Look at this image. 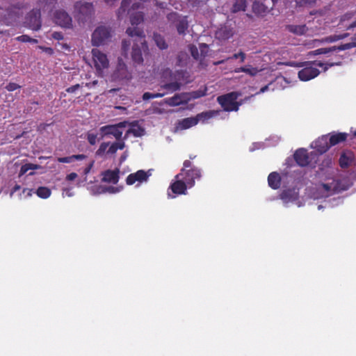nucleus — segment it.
I'll use <instances>...</instances> for the list:
<instances>
[{
    "label": "nucleus",
    "instance_id": "obj_1",
    "mask_svg": "<svg viewBox=\"0 0 356 356\" xmlns=\"http://www.w3.org/2000/svg\"><path fill=\"white\" fill-rule=\"evenodd\" d=\"M126 33L131 38L136 37L131 55L133 62L136 64H142L143 63V54H146L149 51L143 30L137 26L129 27Z\"/></svg>",
    "mask_w": 356,
    "mask_h": 356
},
{
    "label": "nucleus",
    "instance_id": "obj_2",
    "mask_svg": "<svg viewBox=\"0 0 356 356\" xmlns=\"http://www.w3.org/2000/svg\"><path fill=\"white\" fill-rule=\"evenodd\" d=\"M341 64V60L327 63L318 60L307 62L304 65L305 67L298 72V78L302 81H307L316 78L320 74L317 67H323V71L326 72L330 67L340 66Z\"/></svg>",
    "mask_w": 356,
    "mask_h": 356
},
{
    "label": "nucleus",
    "instance_id": "obj_3",
    "mask_svg": "<svg viewBox=\"0 0 356 356\" xmlns=\"http://www.w3.org/2000/svg\"><path fill=\"white\" fill-rule=\"evenodd\" d=\"M201 177V170L193 166L190 160H186L184 161L180 172L175 176V178L182 179L188 186V188H191L195 186V180L200 179Z\"/></svg>",
    "mask_w": 356,
    "mask_h": 356
},
{
    "label": "nucleus",
    "instance_id": "obj_4",
    "mask_svg": "<svg viewBox=\"0 0 356 356\" xmlns=\"http://www.w3.org/2000/svg\"><path fill=\"white\" fill-rule=\"evenodd\" d=\"M238 95V92H232L218 97L217 102L225 111H237L241 105V104L237 102Z\"/></svg>",
    "mask_w": 356,
    "mask_h": 356
},
{
    "label": "nucleus",
    "instance_id": "obj_5",
    "mask_svg": "<svg viewBox=\"0 0 356 356\" xmlns=\"http://www.w3.org/2000/svg\"><path fill=\"white\" fill-rule=\"evenodd\" d=\"M168 22L176 27L179 35H184L188 29L187 16H182L177 12H171L166 16Z\"/></svg>",
    "mask_w": 356,
    "mask_h": 356
},
{
    "label": "nucleus",
    "instance_id": "obj_6",
    "mask_svg": "<svg viewBox=\"0 0 356 356\" xmlns=\"http://www.w3.org/2000/svg\"><path fill=\"white\" fill-rule=\"evenodd\" d=\"M125 147L124 140H117L113 143L103 142L95 152L97 156L104 157L106 155H114L118 149H123Z\"/></svg>",
    "mask_w": 356,
    "mask_h": 356
},
{
    "label": "nucleus",
    "instance_id": "obj_7",
    "mask_svg": "<svg viewBox=\"0 0 356 356\" xmlns=\"http://www.w3.org/2000/svg\"><path fill=\"white\" fill-rule=\"evenodd\" d=\"M24 26L33 31H38L41 29L42 19L40 8H33L26 14Z\"/></svg>",
    "mask_w": 356,
    "mask_h": 356
},
{
    "label": "nucleus",
    "instance_id": "obj_8",
    "mask_svg": "<svg viewBox=\"0 0 356 356\" xmlns=\"http://www.w3.org/2000/svg\"><path fill=\"white\" fill-rule=\"evenodd\" d=\"M74 10L76 13V17L79 21H86L92 14L94 9L92 3L85 1H77L74 4Z\"/></svg>",
    "mask_w": 356,
    "mask_h": 356
},
{
    "label": "nucleus",
    "instance_id": "obj_9",
    "mask_svg": "<svg viewBox=\"0 0 356 356\" xmlns=\"http://www.w3.org/2000/svg\"><path fill=\"white\" fill-rule=\"evenodd\" d=\"M125 125L126 122H122L116 124L105 125L100 127L99 131L102 134V138L112 135L117 140H121L122 131L120 128L124 127Z\"/></svg>",
    "mask_w": 356,
    "mask_h": 356
},
{
    "label": "nucleus",
    "instance_id": "obj_10",
    "mask_svg": "<svg viewBox=\"0 0 356 356\" xmlns=\"http://www.w3.org/2000/svg\"><path fill=\"white\" fill-rule=\"evenodd\" d=\"M111 38V31L105 26H99L92 35V42L95 46L104 44Z\"/></svg>",
    "mask_w": 356,
    "mask_h": 356
},
{
    "label": "nucleus",
    "instance_id": "obj_11",
    "mask_svg": "<svg viewBox=\"0 0 356 356\" xmlns=\"http://www.w3.org/2000/svg\"><path fill=\"white\" fill-rule=\"evenodd\" d=\"M92 54L95 67L97 72L100 74L102 72L103 70L108 67L109 61L106 55L99 49H93Z\"/></svg>",
    "mask_w": 356,
    "mask_h": 356
},
{
    "label": "nucleus",
    "instance_id": "obj_12",
    "mask_svg": "<svg viewBox=\"0 0 356 356\" xmlns=\"http://www.w3.org/2000/svg\"><path fill=\"white\" fill-rule=\"evenodd\" d=\"M23 15L22 7L18 6H12L6 10V14L3 17V22L10 26L16 22Z\"/></svg>",
    "mask_w": 356,
    "mask_h": 356
},
{
    "label": "nucleus",
    "instance_id": "obj_13",
    "mask_svg": "<svg viewBox=\"0 0 356 356\" xmlns=\"http://www.w3.org/2000/svg\"><path fill=\"white\" fill-rule=\"evenodd\" d=\"M191 99L189 92H181L175 94L174 96L164 99L165 104L170 106H177L181 104H186Z\"/></svg>",
    "mask_w": 356,
    "mask_h": 356
},
{
    "label": "nucleus",
    "instance_id": "obj_14",
    "mask_svg": "<svg viewBox=\"0 0 356 356\" xmlns=\"http://www.w3.org/2000/svg\"><path fill=\"white\" fill-rule=\"evenodd\" d=\"M112 79L114 81H122L129 79L127 67L122 58H119L118 60V65L112 74Z\"/></svg>",
    "mask_w": 356,
    "mask_h": 356
},
{
    "label": "nucleus",
    "instance_id": "obj_15",
    "mask_svg": "<svg viewBox=\"0 0 356 356\" xmlns=\"http://www.w3.org/2000/svg\"><path fill=\"white\" fill-rule=\"evenodd\" d=\"M54 22L61 27L70 28L72 25V17L63 10H56L54 15Z\"/></svg>",
    "mask_w": 356,
    "mask_h": 356
},
{
    "label": "nucleus",
    "instance_id": "obj_16",
    "mask_svg": "<svg viewBox=\"0 0 356 356\" xmlns=\"http://www.w3.org/2000/svg\"><path fill=\"white\" fill-rule=\"evenodd\" d=\"M151 175L149 171H145L143 170H139L134 173L129 174L126 179V184L127 185H133L136 181L143 183L147 181L148 178Z\"/></svg>",
    "mask_w": 356,
    "mask_h": 356
},
{
    "label": "nucleus",
    "instance_id": "obj_17",
    "mask_svg": "<svg viewBox=\"0 0 356 356\" xmlns=\"http://www.w3.org/2000/svg\"><path fill=\"white\" fill-rule=\"evenodd\" d=\"M293 158L296 163L300 167H306L310 163L308 152L304 148L298 149L293 154Z\"/></svg>",
    "mask_w": 356,
    "mask_h": 356
},
{
    "label": "nucleus",
    "instance_id": "obj_18",
    "mask_svg": "<svg viewBox=\"0 0 356 356\" xmlns=\"http://www.w3.org/2000/svg\"><path fill=\"white\" fill-rule=\"evenodd\" d=\"M170 188L176 195H186L188 186L182 179L175 177V181L170 184Z\"/></svg>",
    "mask_w": 356,
    "mask_h": 356
},
{
    "label": "nucleus",
    "instance_id": "obj_19",
    "mask_svg": "<svg viewBox=\"0 0 356 356\" xmlns=\"http://www.w3.org/2000/svg\"><path fill=\"white\" fill-rule=\"evenodd\" d=\"M120 170L115 168V170H106L102 172V181L116 184L120 179Z\"/></svg>",
    "mask_w": 356,
    "mask_h": 356
},
{
    "label": "nucleus",
    "instance_id": "obj_20",
    "mask_svg": "<svg viewBox=\"0 0 356 356\" xmlns=\"http://www.w3.org/2000/svg\"><path fill=\"white\" fill-rule=\"evenodd\" d=\"M273 9V6L268 7L259 1H254L252 6V12L258 17L266 16Z\"/></svg>",
    "mask_w": 356,
    "mask_h": 356
},
{
    "label": "nucleus",
    "instance_id": "obj_21",
    "mask_svg": "<svg viewBox=\"0 0 356 356\" xmlns=\"http://www.w3.org/2000/svg\"><path fill=\"white\" fill-rule=\"evenodd\" d=\"M234 34L232 27L227 25L221 26L216 31V38L220 40H227L231 38Z\"/></svg>",
    "mask_w": 356,
    "mask_h": 356
},
{
    "label": "nucleus",
    "instance_id": "obj_22",
    "mask_svg": "<svg viewBox=\"0 0 356 356\" xmlns=\"http://www.w3.org/2000/svg\"><path fill=\"white\" fill-rule=\"evenodd\" d=\"M314 147L321 154L326 152L331 147L329 143L328 136L324 135L315 141Z\"/></svg>",
    "mask_w": 356,
    "mask_h": 356
},
{
    "label": "nucleus",
    "instance_id": "obj_23",
    "mask_svg": "<svg viewBox=\"0 0 356 356\" xmlns=\"http://www.w3.org/2000/svg\"><path fill=\"white\" fill-rule=\"evenodd\" d=\"M354 156L351 152H343L339 160L340 167L341 168H348L351 165Z\"/></svg>",
    "mask_w": 356,
    "mask_h": 356
},
{
    "label": "nucleus",
    "instance_id": "obj_24",
    "mask_svg": "<svg viewBox=\"0 0 356 356\" xmlns=\"http://www.w3.org/2000/svg\"><path fill=\"white\" fill-rule=\"evenodd\" d=\"M346 133H333L330 135L329 143L330 147L334 146L340 143L344 142L347 139Z\"/></svg>",
    "mask_w": 356,
    "mask_h": 356
},
{
    "label": "nucleus",
    "instance_id": "obj_25",
    "mask_svg": "<svg viewBox=\"0 0 356 356\" xmlns=\"http://www.w3.org/2000/svg\"><path fill=\"white\" fill-rule=\"evenodd\" d=\"M268 182L270 188L273 189H277L281 185V177L277 172H271L268 177Z\"/></svg>",
    "mask_w": 356,
    "mask_h": 356
},
{
    "label": "nucleus",
    "instance_id": "obj_26",
    "mask_svg": "<svg viewBox=\"0 0 356 356\" xmlns=\"http://www.w3.org/2000/svg\"><path fill=\"white\" fill-rule=\"evenodd\" d=\"M145 134V129L140 126L133 124L132 127L129 129L124 134L123 139L126 140L130 134L134 135L135 137H140Z\"/></svg>",
    "mask_w": 356,
    "mask_h": 356
},
{
    "label": "nucleus",
    "instance_id": "obj_27",
    "mask_svg": "<svg viewBox=\"0 0 356 356\" xmlns=\"http://www.w3.org/2000/svg\"><path fill=\"white\" fill-rule=\"evenodd\" d=\"M197 124L195 117L186 118L179 120L177 123V127L181 129H187Z\"/></svg>",
    "mask_w": 356,
    "mask_h": 356
},
{
    "label": "nucleus",
    "instance_id": "obj_28",
    "mask_svg": "<svg viewBox=\"0 0 356 356\" xmlns=\"http://www.w3.org/2000/svg\"><path fill=\"white\" fill-rule=\"evenodd\" d=\"M218 114V112L216 111H207L204 112H202L200 113H198L195 116V118L197 120V123L202 122L205 123L211 118H213L215 115Z\"/></svg>",
    "mask_w": 356,
    "mask_h": 356
},
{
    "label": "nucleus",
    "instance_id": "obj_29",
    "mask_svg": "<svg viewBox=\"0 0 356 356\" xmlns=\"http://www.w3.org/2000/svg\"><path fill=\"white\" fill-rule=\"evenodd\" d=\"M234 72L235 73L245 72L251 76H254L259 72V70L257 67H254L252 65H245L236 68Z\"/></svg>",
    "mask_w": 356,
    "mask_h": 356
},
{
    "label": "nucleus",
    "instance_id": "obj_30",
    "mask_svg": "<svg viewBox=\"0 0 356 356\" xmlns=\"http://www.w3.org/2000/svg\"><path fill=\"white\" fill-rule=\"evenodd\" d=\"M286 29L294 34L296 35H303L306 33L307 29L305 24L302 25H294L290 24L286 26Z\"/></svg>",
    "mask_w": 356,
    "mask_h": 356
},
{
    "label": "nucleus",
    "instance_id": "obj_31",
    "mask_svg": "<svg viewBox=\"0 0 356 356\" xmlns=\"http://www.w3.org/2000/svg\"><path fill=\"white\" fill-rule=\"evenodd\" d=\"M131 0H122L121 2V6L118 11V18L122 17L124 15L131 13Z\"/></svg>",
    "mask_w": 356,
    "mask_h": 356
},
{
    "label": "nucleus",
    "instance_id": "obj_32",
    "mask_svg": "<svg viewBox=\"0 0 356 356\" xmlns=\"http://www.w3.org/2000/svg\"><path fill=\"white\" fill-rule=\"evenodd\" d=\"M247 7L246 0H234V3L231 9L232 13H236L240 11H245Z\"/></svg>",
    "mask_w": 356,
    "mask_h": 356
},
{
    "label": "nucleus",
    "instance_id": "obj_33",
    "mask_svg": "<svg viewBox=\"0 0 356 356\" xmlns=\"http://www.w3.org/2000/svg\"><path fill=\"white\" fill-rule=\"evenodd\" d=\"M181 84L179 82H171L168 83H165L161 86V89H165L167 90V92H173L177 90H179L181 88Z\"/></svg>",
    "mask_w": 356,
    "mask_h": 356
},
{
    "label": "nucleus",
    "instance_id": "obj_34",
    "mask_svg": "<svg viewBox=\"0 0 356 356\" xmlns=\"http://www.w3.org/2000/svg\"><path fill=\"white\" fill-rule=\"evenodd\" d=\"M144 19V14L143 12H136L134 13L131 14L130 16V22L131 25L137 26L142 23Z\"/></svg>",
    "mask_w": 356,
    "mask_h": 356
},
{
    "label": "nucleus",
    "instance_id": "obj_35",
    "mask_svg": "<svg viewBox=\"0 0 356 356\" xmlns=\"http://www.w3.org/2000/svg\"><path fill=\"white\" fill-rule=\"evenodd\" d=\"M154 40L157 47L161 49H166L168 47L163 36L159 33H154Z\"/></svg>",
    "mask_w": 356,
    "mask_h": 356
},
{
    "label": "nucleus",
    "instance_id": "obj_36",
    "mask_svg": "<svg viewBox=\"0 0 356 356\" xmlns=\"http://www.w3.org/2000/svg\"><path fill=\"white\" fill-rule=\"evenodd\" d=\"M56 3V0H39L38 6L43 10L51 9L54 5Z\"/></svg>",
    "mask_w": 356,
    "mask_h": 356
},
{
    "label": "nucleus",
    "instance_id": "obj_37",
    "mask_svg": "<svg viewBox=\"0 0 356 356\" xmlns=\"http://www.w3.org/2000/svg\"><path fill=\"white\" fill-rule=\"evenodd\" d=\"M40 168V165L33 163H25L24 165H22L19 176L21 177L26 174L29 170H38Z\"/></svg>",
    "mask_w": 356,
    "mask_h": 356
},
{
    "label": "nucleus",
    "instance_id": "obj_38",
    "mask_svg": "<svg viewBox=\"0 0 356 356\" xmlns=\"http://www.w3.org/2000/svg\"><path fill=\"white\" fill-rule=\"evenodd\" d=\"M35 193L39 197L46 199L51 195V192L49 188L40 186L36 190Z\"/></svg>",
    "mask_w": 356,
    "mask_h": 356
},
{
    "label": "nucleus",
    "instance_id": "obj_39",
    "mask_svg": "<svg viewBox=\"0 0 356 356\" xmlns=\"http://www.w3.org/2000/svg\"><path fill=\"white\" fill-rule=\"evenodd\" d=\"M349 35L348 33H345L339 35H333L325 38L323 41L326 42H334L340 40H343Z\"/></svg>",
    "mask_w": 356,
    "mask_h": 356
},
{
    "label": "nucleus",
    "instance_id": "obj_40",
    "mask_svg": "<svg viewBox=\"0 0 356 356\" xmlns=\"http://www.w3.org/2000/svg\"><path fill=\"white\" fill-rule=\"evenodd\" d=\"M336 51V46L330 47H325V48H319L316 50L312 51L311 53L314 55H320V54H326L330 52Z\"/></svg>",
    "mask_w": 356,
    "mask_h": 356
},
{
    "label": "nucleus",
    "instance_id": "obj_41",
    "mask_svg": "<svg viewBox=\"0 0 356 356\" xmlns=\"http://www.w3.org/2000/svg\"><path fill=\"white\" fill-rule=\"evenodd\" d=\"M15 40L20 42H30L33 44H37L38 40L29 36L28 35H22L15 38Z\"/></svg>",
    "mask_w": 356,
    "mask_h": 356
},
{
    "label": "nucleus",
    "instance_id": "obj_42",
    "mask_svg": "<svg viewBox=\"0 0 356 356\" xmlns=\"http://www.w3.org/2000/svg\"><path fill=\"white\" fill-rule=\"evenodd\" d=\"M351 42L343 44L339 46H336V51H344L356 47V40H353Z\"/></svg>",
    "mask_w": 356,
    "mask_h": 356
},
{
    "label": "nucleus",
    "instance_id": "obj_43",
    "mask_svg": "<svg viewBox=\"0 0 356 356\" xmlns=\"http://www.w3.org/2000/svg\"><path fill=\"white\" fill-rule=\"evenodd\" d=\"M130 44H131V42L129 40H123L122 41V54L125 58H127L128 56V51L129 49Z\"/></svg>",
    "mask_w": 356,
    "mask_h": 356
},
{
    "label": "nucleus",
    "instance_id": "obj_44",
    "mask_svg": "<svg viewBox=\"0 0 356 356\" xmlns=\"http://www.w3.org/2000/svg\"><path fill=\"white\" fill-rule=\"evenodd\" d=\"M86 138L90 145H95L97 143V134L88 131L86 134Z\"/></svg>",
    "mask_w": 356,
    "mask_h": 356
},
{
    "label": "nucleus",
    "instance_id": "obj_45",
    "mask_svg": "<svg viewBox=\"0 0 356 356\" xmlns=\"http://www.w3.org/2000/svg\"><path fill=\"white\" fill-rule=\"evenodd\" d=\"M317 0H296V5L299 7L306 6H314L316 4Z\"/></svg>",
    "mask_w": 356,
    "mask_h": 356
},
{
    "label": "nucleus",
    "instance_id": "obj_46",
    "mask_svg": "<svg viewBox=\"0 0 356 356\" xmlns=\"http://www.w3.org/2000/svg\"><path fill=\"white\" fill-rule=\"evenodd\" d=\"M321 186H322V188L327 192V193H330V194L332 193H334L335 192V187L336 186L334 185V186L332 188V184H321Z\"/></svg>",
    "mask_w": 356,
    "mask_h": 356
},
{
    "label": "nucleus",
    "instance_id": "obj_47",
    "mask_svg": "<svg viewBox=\"0 0 356 356\" xmlns=\"http://www.w3.org/2000/svg\"><path fill=\"white\" fill-rule=\"evenodd\" d=\"M21 86L16 83H13V82H10L8 84L6 85V89L9 91V92H13V91H15L17 89H19L20 88Z\"/></svg>",
    "mask_w": 356,
    "mask_h": 356
},
{
    "label": "nucleus",
    "instance_id": "obj_48",
    "mask_svg": "<svg viewBox=\"0 0 356 356\" xmlns=\"http://www.w3.org/2000/svg\"><path fill=\"white\" fill-rule=\"evenodd\" d=\"M239 58V56H238V53H236V54H234L232 56L230 57H227V58L225 59H223V60H218V61H216V62H214V65H220V64H223L225 63L227 60H229V59H237Z\"/></svg>",
    "mask_w": 356,
    "mask_h": 356
},
{
    "label": "nucleus",
    "instance_id": "obj_49",
    "mask_svg": "<svg viewBox=\"0 0 356 356\" xmlns=\"http://www.w3.org/2000/svg\"><path fill=\"white\" fill-rule=\"evenodd\" d=\"M191 99H197L205 95V92L201 90L194 91L190 93Z\"/></svg>",
    "mask_w": 356,
    "mask_h": 356
},
{
    "label": "nucleus",
    "instance_id": "obj_50",
    "mask_svg": "<svg viewBox=\"0 0 356 356\" xmlns=\"http://www.w3.org/2000/svg\"><path fill=\"white\" fill-rule=\"evenodd\" d=\"M57 161L59 163H72V162H73V161H72V155L70 156H65V157H58Z\"/></svg>",
    "mask_w": 356,
    "mask_h": 356
},
{
    "label": "nucleus",
    "instance_id": "obj_51",
    "mask_svg": "<svg viewBox=\"0 0 356 356\" xmlns=\"http://www.w3.org/2000/svg\"><path fill=\"white\" fill-rule=\"evenodd\" d=\"M191 49V54L192 56L195 59L197 60L199 58V52L198 49L195 46H192L190 48Z\"/></svg>",
    "mask_w": 356,
    "mask_h": 356
},
{
    "label": "nucleus",
    "instance_id": "obj_52",
    "mask_svg": "<svg viewBox=\"0 0 356 356\" xmlns=\"http://www.w3.org/2000/svg\"><path fill=\"white\" fill-rule=\"evenodd\" d=\"M33 193L34 192H33V189H29V188H25L22 190V193L21 195H23L24 197H31Z\"/></svg>",
    "mask_w": 356,
    "mask_h": 356
},
{
    "label": "nucleus",
    "instance_id": "obj_53",
    "mask_svg": "<svg viewBox=\"0 0 356 356\" xmlns=\"http://www.w3.org/2000/svg\"><path fill=\"white\" fill-rule=\"evenodd\" d=\"M143 1L152 2L154 6H156L160 8H164V7H165V3L159 1L158 0H143Z\"/></svg>",
    "mask_w": 356,
    "mask_h": 356
},
{
    "label": "nucleus",
    "instance_id": "obj_54",
    "mask_svg": "<svg viewBox=\"0 0 356 356\" xmlns=\"http://www.w3.org/2000/svg\"><path fill=\"white\" fill-rule=\"evenodd\" d=\"M80 88H81L80 84L77 83V84H75L74 86H72L67 88L66 89V92L68 93H73Z\"/></svg>",
    "mask_w": 356,
    "mask_h": 356
},
{
    "label": "nucleus",
    "instance_id": "obj_55",
    "mask_svg": "<svg viewBox=\"0 0 356 356\" xmlns=\"http://www.w3.org/2000/svg\"><path fill=\"white\" fill-rule=\"evenodd\" d=\"M94 163L95 161H92L88 165L87 167L85 168V169L83 170V175H87L91 170V169L92 168L93 165H94Z\"/></svg>",
    "mask_w": 356,
    "mask_h": 356
},
{
    "label": "nucleus",
    "instance_id": "obj_56",
    "mask_svg": "<svg viewBox=\"0 0 356 356\" xmlns=\"http://www.w3.org/2000/svg\"><path fill=\"white\" fill-rule=\"evenodd\" d=\"M104 192H108L110 193H115L119 191L118 188L114 186H107L104 190Z\"/></svg>",
    "mask_w": 356,
    "mask_h": 356
},
{
    "label": "nucleus",
    "instance_id": "obj_57",
    "mask_svg": "<svg viewBox=\"0 0 356 356\" xmlns=\"http://www.w3.org/2000/svg\"><path fill=\"white\" fill-rule=\"evenodd\" d=\"M141 6V3L140 2H133V0H131V3L130 6L131 11V10H136L138 8H140Z\"/></svg>",
    "mask_w": 356,
    "mask_h": 356
},
{
    "label": "nucleus",
    "instance_id": "obj_58",
    "mask_svg": "<svg viewBox=\"0 0 356 356\" xmlns=\"http://www.w3.org/2000/svg\"><path fill=\"white\" fill-rule=\"evenodd\" d=\"M291 193L290 190L284 191L281 194V198L284 200H289Z\"/></svg>",
    "mask_w": 356,
    "mask_h": 356
},
{
    "label": "nucleus",
    "instance_id": "obj_59",
    "mask_svg": "<svg viewBox=\"0 0 356 356\" xmlns=\"http://www.w3.org/2000/svg\"><path fill=\"white\" fill-rule=\"evenodd\" d=\"M77 177L78 175L76 172H71L66 176L65 179L67 181H74Z\"/></svg>",
    "mask_w": 356,
    "mask_h": 356
},
{
    "label": "nucleus",
    "instance_id": "obj_60",
    "mask_svg": "<svg viewBox=\"0 0 356 356\" xmlns=\"http://www.w3.org/2000/svg\"><path fill=\"white\" fill-rule=\"evenodd\" d=\"M150 99H154L153 93L146 92L143 95V99L144 101L149 100Z\"/></svg>",
    "mask_w": 356,
    "mask_h": 356
},
{
    "label": "nucleus",
    "instance_id": "obj_61",
    "mask_svg": "<svg viewBox=\"0 0 356 356\" xmlns=\"http://www.w3.org/2000/svg\"><path fill=\"white\" fill-rule=\"evenodd\" d=\"M87 158V156L85 154H74L72 155V161L75 160H83Z\"/></svg>",
    "mask_w": 356,
    "mask_h": 356
},
{
    "label": "nucleus",
    "instance_id": "obj_62",
    "mask_svg": "<svg viewBox=\"0 0 356 356\" xmlns=\"http://www.w3.org/2000/svg\"><path fill=\"white\" fill-rule=\"evenodd\" d=\"M52 38L57 40H60L63 39V35L60 32H54L52 34Z\"/></svg>",
    "mask_w": 356,
    "mask_h": 356
},
{
    "label": "nucleus",
    "instance_id": "obj_63",
    "mask_svg": "<svg viewBox=\"0 0 356 356\" xmlns=\"http://www.w3.org/2000/svg\"><path fill=\"white\" fill-rule=\"evenodd\" d=\"M238 56H239L238 58H240V62L243 63L246 58L245 54L243 51H241L238 52Z\"/></svg>",
    "mask_w": 356,
    "mask_h": 356
},
{
    "label": "nucleus",
    "instance_id": "obj_64",
    "mask_svg": "<svg viewBox=\"0 0 356 356\" xmlns=\"http://www.w3.org/2000/svg\"><path fill=\"white\" fill-rule=\"evenodd\" d=\"M40 49H43L45 52L47 54L51 55L54 53V50L51 47H39Z\"/></svg>",
    "mask_w": 356,
    "mask_h": 356
}]
</instances>
